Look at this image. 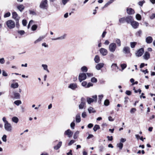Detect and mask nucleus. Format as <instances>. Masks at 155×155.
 Here are the masks:
<instances>
[{
    "mask_svg": "<svg viewBox=\"0 0 155 155\" xmlns=\"http://www.w3.org/2000/svg\"><path fill=\"white\" fill-rule=\"evenodd\" d=\"M6 24L7 27L9 29L13 28L15 26V24L14 21L9 20L6 22Z\"/></svg>",
    "mask_w": 155,
    "mask_h": 155,
    "instance_id": "1",
    "label": "nucleus"
},
{
    "mask_svg": "<svg viewBox=\"0 0 155 155\" xmlns=\"http://www.w3.org/2000/svg\"><path fill=\"white\" fill-rule=\"evenodd\" d=\"M117 48V45L116 43H110L109 46V51L112 52H114Z\"/></svg>",
    "mask_w": 155,
    "mask_h": 155,
    "instance_id": "2",
    "label": "nucleus"
},
{
    "mask_svg": "<svg viewBox=\"0 0 155 155\" xmlns=\"http://www.w3.org/2000/svg\"><path fill=\"white\" fill-rule=\"evenodd\" d=\"M92 97L94 99L88 97L87 98V101L89 104H91L93 102H96L97 101V95H95L92 96Z\"/></svg>",
    "mask_w": 155,
    "mask_h": 155,
    "instance_id": "3",
    "label": "nucleus"
},
{
    "mask_svg": "<svg viewBox=\"0 0 155 155\" xmlns=\"http://www.w3.org/2000/svg\"><path fill=\"white\" fill-rule=\"evenodd\" d=\"M4 128L5 130L8 132H11L12 131V127L11 124L9 123L5 124Z\"/></svg>",
    "mask_w": 155,
    "mask_h": 155,
    "instance_id": "4",
    "label": "nucleus"
},
{
    "mask_svg": "<svg viewBox=\"0 0 155 155\" xmlns=\"http://www.w3.org/2000/svg\"><path fill=\"white\" fill-rule=\"evenodd\" d=\"M47 0H43L40 4V7L41 8L45 9L47 8Z\"/></svg>",
    "mask_w": 155,
    "mask_h": 155,
    "instance_id": "5",
    "label": "nucleus"
},
{
    "mask_svg": "<svg viewBox=\"0 0 155 155\" xmlns=\"http://www.w3.org/2000/svg\"><path fill=\"white\" fill-rule=\"evenodd\" d=\"M87 76L85 73H80L79 75L78 79L80 82H81L82 81L85 80Z\"/></svg>",
    "mask_w": 155,
    "mask_h": 155,
    "instance_id": "6",
    "label": "nucleus"
},
{
    "mask_svg": "<svg viewBox=\"0 0 155 155\" xmlns=\"http://www.w3.org/2000/svg\"><path fill=\"white\" fill-rule=\"evenodd\" d=\"M144 49L143 48H140L138 50L136 53L135 54L136 56L139 57L142 55L143 53H144Z\"/></svg>",
    "mask_w": 155,
    "mask_h": 155,
    "instance_id": "7",
    "label": "nucleus"
},
{
    "mask_svg": "<svg viewBox=\"0 0 155 155\" xmlns=\"http://www.w3.org/2000/svg\"><path fill=\"white\" fill-rule=\"evenodd\" d=\"M85 99L84 98H82L81 99V103L79 105V107L80 109H82L85 104Z\"/></svg>",
    "mask_w": 155,
    "mask_h": 155,
    "instance_id": "8",
    "label": "nucleus"
},
{
    "mask_svg": "<svg viewBox=\"0 0 155 155\" xmlns=\"http://www.w3.org/2000/svg\"><path fill=\"white\" fill-rule=\"evenodd\" d=\"M73 134V133L70 129H69L64 132V135H67L68 137L70 138L72 137Z\"/></svg>",
    "mask_w": 155,
    "mask_h": 155,
    "instance_id": "9",
    "label": "nucleus"
},
{
    "mask_svg": "<svg viewBox=\"0 0 155 155\" xmlns=\"http://www.w3.org/2000/svg\"><path fill=\"white\" fill-rule=\"evenodd\" d=\"M125 21L128 24H131L133 20V17L131 16H128L125 18Z\"/></svg>",
    "mask_w": 155,
    "mask_h": 155,
    "instance_id": "10",
    "label": "nucleus"
},
{
    "mask_svg": "<svg viewBox=\"0 0 155 155\" xmlns=\"http://www.w3.org/2000/svg\"><path fill=\"white\" fill-rule=\"evenodd\" d=\"M131 25L134 29L137 28L139 26V23L136 21L133 20L131 23Z\"/></svg>",
    "mask_w": 155,
    "mask_h": 155,
    "instance_id": "11",
    "label": "nucleus"
},
{
    "mask_svg": "<svg viewBox=\"0 0 155 155\" xmlns=\"http://www.w3.org/2000/svg\"><path fill=\"white\" fill-rule=\"evenodd\" d=\"M150 53L147 51H146L143 56V57L144 59L147 60L150 58Z\"/></svg>",
    "mask_w": 155,
    "mask_h": 155,
    "instance_id": "12",
    "label": "nucleus"
},
{
    "mask_svg": "<svg viewBox=\"0 0 155 155\" xmlns=\"http://www.w3.org/2000/svg\"><path fill=\"white\" fill-rule=\"evenodd\" d=\"M12 18L14 19L15 21L17 20H19L20 17L18 16V15L16 12H14L12 13Z\"/></svg>",
    "mask_w": 155,
    "mask_h": 155,
    "instance_id": "13",
    "label": "nucleus"
},
{
    "mask_svg": "<svg viewBox=\"0 0 155 155\" xmlns=\"http://www.w3.org/2000/svg\"><path fill=\"white\" fill-rule=\"evenodd\" d=\"M100 52L101 54L103 56L106 55L107 53V50L106 49L103 48H101L100 49Z\"/></svg>",
    "mask_w": 155,
    "mask_h": 155,
    "instance_id": "14",
    "label": "nucleus"
},
{
    "mask_svg": "<svg viewBox=\"0 0 155 155\" xmlns=\"http://www.w3.org/2000/svg\"><path fill=\"white\" fill-rule=\"evenodd\" d=\"M123 51L124 54H129L130 52V48L128 47H125L123 48Z\"/></svg>",
    "mask_w": 155,
    "mask_h": 155,
    "instance_id": "15",
    "label": "nucleus"
},
{
    "mask_svg": "<svg viewBox=\"0 0 155 155\" xmlns=\"http://www.w3.org/2000/svg\"><path fill=\"white\" fill-rule=\"evenodd\" d=\"M127 13L129 15L133 14L135 13V12L133 9L129 8H127Z\"/></svg>",
    "mask_w": 155,
    "mask_h": 155,
    "instance_id": "16",
    "label": "nucleus"
},
{
    "mask_svg": "<svg viewBox=\"0 0 155 155\" xmlns=\"http://www.w3.org/2000/svg\"><path fill=\"white\" fill-rule=\"evenodd\" d=\"M68 87L73 90H74L77 88V85L76 83H72L70 84Z\"/></svg>",
    "mask_w": 155,
    "mask_h": 155,
    "instance_id": "17",
    "label": "nucleus"
},
{
    "mask_svg": "<svg viewBox=\"0 0 155 155\" xmlns=\"http://www.w3.org/2000/svg\"><path fill=\"white\" fill-rule=\"evenodd\" d=\"M104 65V64L103 63H100L97 64L96 66V68L97 70H100L101 68H103Z\"/></svg>",
    "mask_w": 155,
    "mask_h": 155,
    "instance_id": "18",
    "label": "nucleus"
},
{
    "mask_svg": "<svg viewBox=\"0 0 155 155\" xmlns=\"http://www.w3.org/2000/svg\"><path fill=\"white\" fill-rule=\"evenodd\" d=\"M62 142L61 141L59 142L58 143L56 146L54 147V149L55 150H58L60 148L62 145Z\"/></svg>",
    "mask_w": 155,
    "mask_h": 155,
    "instance_id": "19",
    "label": "nucleus"
},
{
    "mask_svg": "<svg viewBox=\"0 0 155 155\" xmlns=\"http://www.w3.org/2000/svg\"><path fill=\"white\" fill-rule=\"evenodd\" d=\"M153 41V38L151 36H148L146 39V41L147 43H151Z\"/></svg>",
    "mask_w": 155,
    "mask_h": 155,
    "instance_id": "20",
    "label": "nucleus"
},
{
    "mask_svg": "<svg viewBox=\"0 0 155 155\" xmlns=\"http://www.w3.org/2000/svg\"><path fill=\"white\" fill-rule=\"evenodd\" d=\"M66 36V35L64 34L63 36H61L59 37H58L56 38H52L51 40H62L64 39Z\"/></svg>",
    "mask_w": 155,
    "mask_h": 155,
    "instance_id": "21",
    "label": "nucleus"
},
{
    "mask_svg": "<svg viewBox=\"0 0 155 155\" xmlns=\"http://www.w3.org/2000/svg\"><path fill=\"white\" fill-rule=\"evenodd\" d=\"M17 8L20 12H22L24 10L25 6L21 4L18 6Z\"/></svg>",
    "mask_w": 155,
    "mask_h": 155,
    "instance_id": "22",
    "label": "nucleus"
},
{
    "mask_svg": "<svg viewBox=\"0 0 155 155\" xmlns=\"http://www.w3.org/2000/svg\"><path fill=\"white\" fill-rule=\"evenodd\" d=\"M111 68L113 71L118 69V67L116 64H113L111 66Z\"/></svg>",
    "mask_w": 155,
    "mask_h": 155,
    "instance_id": "23",
    "label": "nucleus"
},
{
    "mask_svg": "<svg viewBox=\"0 0 155 155\" xmlns=\"http://www.w3.org/2000/svg\"><path fill=\"white\" fill-rule=\"evenodd\" d=\"M76 121L77 123H79L81 121V117L80 114H78L76 117Z\"/></svg>",
    "mask_w": 155,
    "mask_h": 155,
    "instance_id": "24",
    "label": "nucleus"
},
{
    "mask_svg": "<svg viewBox=\"0 0 155 155\" xmlns=\"http://www.w3.org/2000/svg\"><path fill=\"white\" fill-rule=\"evenodd\" d=\"M45 38V36H42L41 37H39L38 39L35 40L34 41L35 44H36L38 42L41 41L43 39Z\"/></svg>",
    "mask_w": 155,
    "mask_h": 155,
    "instance_id": "25",
    "label": "nucleus"
},
{
    "mask_svg": "<svg viewBox=\"0 0 155 155\" xmlns=\"http://www.w3.org/2000/svg\"><path fill=\"white\" fill-rule=\"evenodd\" d=\"M18 84L17 83H15L11 84V87L13 88H17L18 87Z\"/></svg>",
    "mask_w": 155,
    "mask_h": 155,
    "instance_id": "26",
    "label": "nucleus"
},
{
    "mask_svg": "<svg viewBox=\"0 0 155 155\" xmlns=\"http://www.w3.org/2000/svg\"><path fill=\"white\" fill-rule=\"evenodd\" d=\"M94 61L96 63H99L100 61V57L98 55H96L94 58Z\"/></svg>",
    "mask_w": 155,
    "mask_h": 155,
    "instance_id": "27",
    "label": "nucleus"
},
{
    "mask_svg": "<svg viewBox=\"0 0 155 155\" xmlns=\"http://www.w3.org/2000/svg\"><path fill=\"white\" fill-rule=\"evenodd\" d=\"M14 98L15 99H19L20 98V95L18 93H14Z\"/></svg>",
    "mask_w": 155,
    "mask_h": 155,
    "instance_id": "28",
    "label": "nucleus"
},
{
    "mask_svg": "<svg viewBox=\"0 0 155 155\" xmlns=\"http://www.w3.org/2000/svg\"><path fill=\"white\" fill-rule=\"evenodd\" d=\"M115 42L117 44V46L120 47L121 46V41L120 39L116 38L115 39Z\"/></svg>",
    "mask_w": 155,
    "mask_h": 155,
    "instance_id": "29",
    "label": "nucleus"
},
{
    "mask_svg": "<svg viewBox=\"0 0 155 155\" xmlns=\"http://www.w3.org/2000/svg\"><path fill=\"white\" fill-rule=\"evenodd\" d=\"M18 118L16 117H14L12 118V121L16 123H17L18 122Z\"/></svg>",
    "mask_w": 155,
    "mask_h": 155,
    "instance_id": "30",
    "label": "nucleus"
},
{
    "mask_svg": "<svg viewBox=\"0 0 155 155\" xmlns=\"http://www.w3.org/2000/svg\"><path fill=\"white\" fill-rule=\"evenodd\" d=\"M88 110L89 113H95L96 112L95 110H94V108L92 107H90L88 109Z\"/></svg>",
    "mask_w": 155,
    "mask_h": 155,
    "instance_id": "31",
    "label": "nucleus"
},
{
    "mask_svg": "<svg viewBox=\"0 0 155 155\" xmlns=\"http://www.w3.org/2000/svg\"><path fill=\"white\" fill-rule=\"evenodd\" d=\"M114 0H110L109 1H108L107 3H106L104 6V8H105L107 7L110 4L112 3Z\"/></svg>",
    "mask_w": 155,
    "mask_h": 155,
    "instance_id": "32",
    "label": "nucleus"
},
{
    "mask_svg": "<svg viewBox=\"0 0 155 155\" xmlns=\"http://www.w3.org/2000/svg\"><path fill=\"white\" fill-rule=\"evenodd\" d=\"M137 44V42H131L130 43V47L132 48H134Z\"/></svg>",
    "mask_w": 155,
    "mask_h": 155,
    "instance_id": "33",
    "label": "nucleus"
},
{
    "mask_svg": "<svg viewBox=\"0 0 155 155\" xmlns=\"http://www.w3.org/2000/svg\"><path fill=\"white\" fill-rule=\"evenodd\" d=\"M41 66L43 68L44 70L48 72H49V71L48 69V66L47 65L45 64H42Z\"/></svg>",
    "mask_w": 155,
    "mask_h": 155,
    "instance_id": "34",
    "label": "nucleus"
},
{
    "mask_svg": "<svg viewBox=\"0 0 155 155\" xmlns=\"http://www.w3.org/2000/svg\"><path fill=\"white\" fill-rule=\"evenodd\" d=\"M79 133V132L78 131H77L75 132L73 136V138L74 139H76L78 138Z\"/></svg>",
    "mask_w": 155,
    "mask_h": 155,
    "instance_id": "35",
    "label": "nucleus"
},
{
    "mask_svg": "<svg viewBox=\"0 0 155 155\" xmlns=\"http://www.w3.org/2000/svg\"><path fill=\"white\" fill-rule=\"evenodd\" d=\"M142 31L141 30H140L138 31L136 33V35L137 37H140V35L142 34Z\"/></svg>",
    "mask_w": 155,
    "mask_h": 155,
    "instance_id": "36",
    "label": "nucleus"
},
{
    "mask_svg": "<svg viewBox=\"0 0 155 155\" xmlns=\"http://www.w3.org/2000/svg\"><path fill=\"white\" fill-rule=\"evenodd\" d=\"M100 128V126L98 125H95L94 128L93 130L94 131H96L97 130Z\"/></svg>",
    "mask_w": 155,
    "mask_h": 155,
    "instance_id": "37",
    "label": "nucleus"
},
{
    "mask_svg": "<svg viewBox=\"0 0 155 155\" xmlns=\"http://www.w3.org/2000/svg\"><path fill=\"white\" fill-rule=\"evenodd\" d=\"M14 103L17 106H18L21 104V102L20 100H18L14 101Z\"/></svg>",
    "mask_w": 155,
    "mask_h": 155,
    "instance_id": "38",
    "label": "nucleus"
},
{
    "mask_svg": "<svg viewBox=\"0 0 155 155\" xmlns=\"http://www.w3.org/2000/svg\"><path fill=\"white\" fill-rule=\"evenodd\" d=\"M110 104V102L108 99H106L104 102V105L105 106H108Z\"/></svg>",
    "mask_w": 155,
    "mask_h": 155,
    "instance_id": "39",
    "label": "nucleus"
},
{
    "mask_svg": "<svg viewBox=\"0 0 155 155\" xmlns=\"http://www.w3.org/2000/svg\"><path fill=\"white\" fill-rule=\"evenodd\" d=\"M123 145V144L121 142L117 144V146L119 148L120 150H121L122 149Z\"/></svg>",
    "mask_w": 155,
    "mask_h": 155,
    "instance_id": "40",
    "label": "nucleus"
},
{
    "mask_svg": "<svg viewBox=\"0 0 155 155\" xmlns=\"http://www.w3.org/2000/svg\"><path fill=\"white\" fill-rule=\"evenodd\" d=\"M81 70L83 72H86L87 71V68L86 66H83L81 68Z\"/></svg>",
    "mask_w": 155,
    "mask_h": 155,
    "instance_id": "41",
    "label": "nucleus"
},
{
    "mask_svg": "<svg viewBox=\"0 0 155 155\" xmlns=\"http://www.w3.org/2000/svg\"><path fill=\"white\" fill-rule=\"evenodd\" d=\"M125 18L124 17H123L120 18L119 20V22L120 23H123L125 22Z\"/></svg>",
    "mask_w": 155,
    "mask_h": 155,
    "instance_id": "42",
    "label": "nucleus"
},
{
    "mask_svg": "<svg viewBox=\"0 0 155 155\" xmlns=\"http://www.w3.org/2000/svg\"><path fill=\"white\" fill-rule=\"evenodd\" d=\"M6 138H7V136L6 135L4 134L3 135V136L2 137V141L3 142H5L7 141Z\"/></svg>",
    "mask_w": 155,
    "mask_h": 155,
    "instance_id": "43",
    "label": "nucleus"
},
{
    "mask_svg": "<svg viewBox=\"0 0 155 155\" xmlns=\"http://www.w3.org/2000/svg\"><path fill=\"white\" fill-rule=\"evenodd\" d=\"M136 18L138 20H140L141 19V17L140 15L139 14H137L136 16Z\"/></svg>",
    "mask_w": 155,
    "mask_h": 155,
    "instance_id": "44",
    "label": "nucleus"
},
{
    "mask_svg": "<svg viewBox=\"0 0 155 155\" xmlns=\"http://www.w3.org/2000/svg\"><path fill=\"white\" fill-rule=\"evenodd\" d=\"M37 28V26L36 25H33L31 27V30L32 31H35Z\"/></svg>",
    "mask_w": 155,
    "mask_h": 155,
    "instance_id": "45",
    "label": "nucleus"
},
{
    "mask_svg": "<svg viewBox=\"0 0 155 155\" xmlns=\"http://www.w3.org/2000/svg\"><path fill=\"white\" fill-rule=\"evenodd\" d=\"M91 81L93 83H96L97 82V79L95 77H93L91 79Z\"/></svg>",
    "mask_w": 155,
    "mask_h": 155,
    "instance_id": "46",
    "label": "nucleus"
},
{
    "mask_svg": "<svg viewBox=\"0 0 155 155\" xmlns=\"http://www.w3.org/2000/svg\"><path fill=\"white\" fill-rule=\"evenodd\" d=\"M145 3V1L144 0H143L142 1L139 2L138 3V4L140 6H142L143 4Z\"/></svg>",
    "mask_w": 155,
    "mask_h": 155,
    "instance_id": "47",
    "label": "nucleus"
},
{
    "mask_svg": "<svg viewBox=\"0 0 155 155\" xmlns=\"http://www.w3.org/2000/svg\"><path fill=\"white\" fill-rule=\"evenodd\" d=\"M121 67L122 70H124L127 67V65L125 64H121L120 65Z\"/></svg>",
    "mask_w": 155,
    "mask_h": 155,
    "instance_id": "48",
    "label": "nucleus"
},
{
    "mask_svg": "<svg viewBox=\"0 0 155 155\" xmlns=\"http://www.w3.org/2000/svg\"><path fill=\"white\" fill-rule=\"evenodd\" d=\"M11 15V14L9 12H8L5 13L4 15L5 18H7L9 17Z\"/></svg>",
    "mask_w": 155,
    "mask_h": 155,
    "instance_id": "49",
    "label": "nucleus"
},
{
    "mask_svg": "<svg viewBox=\"0 0 155 155\" xmlns=\"http://www.w3.org/2000/svg\"><path fill=\"white\" fill-rule=\"evenodd\" d=\"M75 126V124L74 122H73L71 123L70 124V126L72 129H74Z\"/></svg>",
    "mask_w": 155,
    "mask_h": 155,
    "instance_id": "50",
    "label": "nucleus"
},
{
    "mask_svg": "<svg viewBox=\"0 0 155 155\" xmlns=\"http://www.w3.org/2000/svg\"><path fill=\"white\" fill-rule=\"evenodd\" d=\"M27 24V22L26 20L23 19L22 21V24L24 26H25Z\"/></svg>",
    "mask_w": 155,
    "mask_h": 155,
    "instance_id": "51",
    "label": "nucleus"
},
{
    "mask_svg": "<svg viewBox=\"0 0 155 155\" xmlns=\"http://www.w3.org/2000/svg\"><path fill=\"white\" fill-rule=\"evenodd\" d=\"M81 85L83 87H84L85 88H86L87 82L85 81H84L82 83Z\"/></svg>",
    "mask_w": 155,
    "mask_h": 155,
    "instance_id": "52",
    "label": "nucleus"
},
{
    "mask_svg": "<svg viewBox=\"0 0 155 155\" xmlns=\"http://www.w3.org/2000/svg\"><path fill=\"white\" fill-rule=\"evenodd\" d=\"M18 33L21 35H22L25 33V32L23 30H20L18 31Z\"/></svg>",
    "mask_w": 155,
    "mask_h": 155,
    "instance_id": "53",
    "label": "nucleus"
},
{
    "mask_svg": "<svg viewBox=\"0 0 155 155\" xmlns=\"http://www.w3.org/2000/svg\"><path fill=\"white\" fill-rule=\"evenodd\" d=\"M103 94H101V95H99L98 96V98L99 100H100V101H98V102L99 103H100L101 102V99L103 98Z\"/></svg>",
    "mask_w": 155,
    "mask_h": 155,
    "instance_id": "54",
    "label": "nucleus"
},
{
    "mask_svg": "<svg viewBox=\"0 0 155 155\" xmlns=\"http://www.w3.org/2000/svg\"><path fill=\"white\" fill-rule=\"evenodd\" d=\"M19 20H18V19L17 20L15 21V22H16V27L18 28L19 27Z\"/></svg>",
    "mask_w": 155,
    "mask_h": 155,
    "instance_id": "55",
    "label": "nucleus"
},
{
    "mask_svg": "<svg viewBox=\"0 0 155 155\" xmlns=\"http://www.w3.org/2000/svg\"><path fill=\"white\" fill-rule=\"evenodd\" d=\"M93 84L92 83L90 82L88 83L87 84L86 88H89L90 87H92L93 86Z\"/></svg>",
    "mask_w": 155,
    "mask_h": 155,
    "instance_id": "56",
    "label": "nucleus"
},
{
    "mask_svg": "<svg viewBox=\"0 0 155 155\" xmlns=\"http://www.w3.org/2000/svg\"><path fill=\"white\" fill-rule=\"evenodd\" d=\"M82 117L83 118H85L87 116V114L86 112H84L82 113Z\"/></svg>",
    "mask_w": 155,
    "mask_h": 155,
    "instance_id": "57",
    "label": "nucleus"
},
{
    "mask_svg": "<svg viewBox=\"0 0 155 155\" xmlns=\"http://www.w3.org/2000/svg\"><path fill=\"white\" fill-rule=\"evenodd\" d=\"M136 110V109L135 108H133L130 110V112L131 113H134Z\"/></svg>",
    "mask_w": 155,
    "mask_h": 155,
    "instance_id": "58",
    "label": "nucleus"
},
{
    "mask_svg": "<svg viewBox=\"0 0 155 155\" xmlns=\"http://www.w3.org/2000/svg\"><path fill=\"white\" fill-rule=\"evenodd\" d=\"M5 62V60L3 58L0 59V63L1 64H3Z\"/></svg>",
    "mask_w": 155,
    "mask_h": 155,
    "instance_id": "59",
    "label": "nucleus"
},
{
    "mask_svg": "<svg viewBox=\"0 0 155 155\" xmlns=\"http://www.w3.org/2000/svg\"><path fill=\"white\" fill-rule=\"evenodd\" d=\"M75 141L74 140H71L70 142L68 143V145L69 146H70L72 144L74 143L75 142Z\"/></svg>",
    "mask_w": 155,
    "mask_h": 155,
    "instance_id": "60",
    "label": "nucleus"
},
{
    "mask_svg": "<svg viewBox=\"0 0 155 155\" xmlns=\"http://www.w3.org/2000/svg\"><path fill=\"white\" fill-rule=\"evenodd\" d=\"M2 75L4 76H7L8 74L6 72L2 70Z\"/></svg>",
    "mask_w": 155,
    "mask_h": 155,
    "instance_id": "61",
    "label": "nucleus"
},
{
    "mask_svg": "<svg viewBox=\"0 0 155 155\" xmlns=\"http://www.w3.org/2000/svg\"><path fill=\"white\" fill-rule=\"evenodd\" d=\"M2 120L4 122L5 124H7L8 123V121L6 120V118L4 117L2 118Z\"/></svg>",
    "mask_w": 155,
    "mask_h": 155,
    "instance_id": "62",
    "label": "nucleus"
},
{
    "mask_svg": "<svg viewBox=\"0 0 155 155\" xmlns=\"http://www.w3.org/2000/svg\"><path fill=\"white\" fill-rule=\"evenodd\" d=\"M150 18L153 19L155 18V14L153 13L152 15L150 16Z\"/></svg>",
    "mask_w": 155,
    "mask_h": 155,
    "instance_id": "63",
    "label": "nucleus"
},
{
    "mask_svg": "<svg viewBox=\"0 0 155 155\" xmlns=\"http://www.w3.org/2000/svg\"><path fill=\"white\" fill-rule=\"evenodd\" d=\"M67 155H73L72 153V150H69V152L67 153Z\"/></svg>",
    "mask_w": 155,
    "mask_h": 155,
    "instance_id": "64",
    "label": "nucleus"
}]
</instances>
